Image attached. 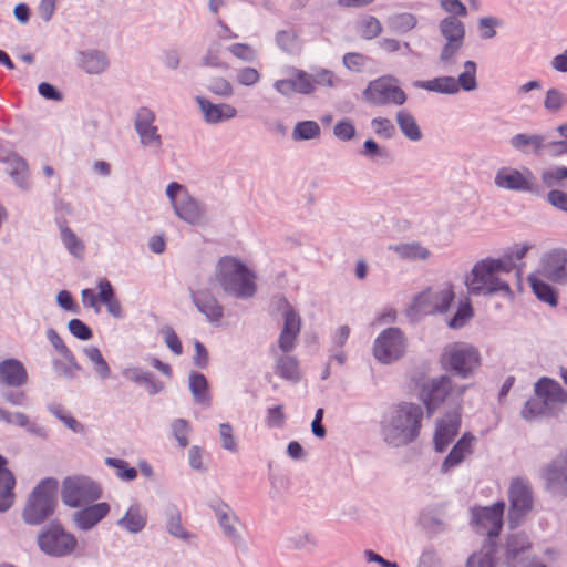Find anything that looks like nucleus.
Listing matches in <instances>:
<instances>
[{
  "mask_svg": "<svg viewBox=\"0 0 567 567\" xmlns=\"http://www.w3.org/2000/svg\"><path fill=\"white\" fill-rule=\"evenodd\" d=\"M566 93L559 91L556 87H550L546 91L544 107L549 113H558L563 106H565Z\"/></svg>",
  "mask_w": 567,
  "mask_h": 567,
  "instance_id": "nucleus-56",
  "label": "nucleus"
},
{
  "mask_svg": "<svg viewBox=\"0 0 567 567\" xmlns=\"http://www.w3.org/2000/svg\"><path fill=\"white\" fill-rule=\"evenodd\" d=\"M97 288L100 289V302L106 306L109 313L114 318H122L123 309L121 302L116 299L114 295V290L111 282L107 279L102 278L99 280Z\"/></svg>",
  "mask_w": 567,
  "mask_h": 567,
  "instance_id": "nucleus-40",
  "label": "nucleus"
},
{
  "mask_svg": "<svg viewBox=\"0 0 567 567\" xmlns=\"http://www.w3.org/2000/svg\"><path fill=\"white\" fill-rule=\"evenodd\" d=\"M227 51L245 63H251L258 56L257 50L248 43H234L227 48Z\"/></svg>",
  "mask_w": 567,
  "mask_h": 567,
  "instance_id": "nucleus-57",
  "label": "nucleus"
},
{
  "mask_svg": "<svg viewBox=\"0 0 567 567\" xmlns=\"http://www.w3.org/2000/svg\"><path fill=\"white\" fill-rule=\"evenodd\" d=\"M494 185L504 190L533 193L536 190L534 174L528 168L518 169L512 166L498 168L494 176Z\"/></svg>",
  "mask_w": 567,
  "mask_h": 567,
  "instance_id": "nucleus-17",
  "label": "nucleus"
},
{
  "mask_svg": "<svg viewBox=\"0 0 567 567\" xmlns=\"http://www.w3.org/2000/svg\"><path fill=\"white\" fill-rule=\"evenodd\" d=\"M463 45L462 43L444 42L439 54V63L443 69L451 70L456 65Z\"/></svg>",
  "mask_w": 567,
  "mask_h": 567,
  "instance_id": "nucleus-48",
  "label": "nucleus"
},
{
  "mask_svg": "<svg viewBox=\"0 0 567 567\" xmlns=\"http://www.w3.org/2000/svg\"><path fill=\"white\" fill-rule=\"evenodd\" d=\"M7 460L0 455V513L7 512L14 503L16 478L7 467Z\"/></svg>",
  "mask_w": 567,
  "mask_h": 567,
  "instance_id": "nucleus-31",
  "label": "nucleus"
},
{
  "mask_svg": "<svg viewBox=\"0 0 567 567\" xmlns=\"http://www.w3.org/2000/svg\"><path fill=\"white\" fill-rule=\"evenodd\" d=\"M504 502H497L491 507H477L473 509V522L477 533L489 538L498 536L503 526Z\"/></svg>",
  "mask_w": 567,
  "mask_h": 567,
  "instance_id": "nucleus-19",
  "label": "nucleus"
},
{
  "mask_svg": "<svg viewBox=\"0 0 567 567\" xmlns=\"http://www.w3.org/2000/svg\"><path fill=\"white\" fill-rule=\"evenodd\" d=\"M189 291L193 303L209 322H218L223 318L224 308L209 289L190 288Z\"/></svg>",
  "mask_w": 567,
  "mask_h": 567,
  "instance_id": "nucleus-23",
  "label": "nucleus"
},
{
  "mask_svg": "<svg viewBox=\"0 0 567 567\" xmlns=\"http://www.w3.org/2000/svg\"><path fill=\"white\" fill-rule=\"evenodd\" d=\"M101 497V486L87 476H70L62 482L61 498L69 507L80 508Z\"/></svg>",
  "mask_w": 567,
  "mask_h": 567,
  "instance_id": "nucleus-11",
  "label": "nucleus"
},
{
  "mask_svg": "<svg viewBox=\"0 0 567 567\" xmlns=\"http://www.w3.org/2000/svg\"><path fill=\"white\" fill-rule=\"evenodd\" d=\"M396 123L402 134L412 142H419L423 137V133L415 117L406 110L402 109L396 113Z\"/></svg>",
  "mask_w": 567,
  "mask_h": 567,
  "instance_id": "nucleus-42",
  "label": "nucleus"
},
{
  "mask_svg": "<svg viewBox=\"0 0 567 567\" xmlns=\"http://www.w3.org/2000/svg\"><path fill=\"white\" fill-rule=\"evenodd\" d=\"M439 31L444 42L464 44L466 30L463 21L455 17H445L439 23Z\"/></svg>",
  "mask_w": 567,
  "mask_h": 567,
  "instance_id": "nucleus-38",
  "label": "nucleus"
},
{
  "mask_svg": "<svg viewBox=\"0 0 567 567\" xmlns=\"http://www.w3.org/2000/svg\"><path fill=\"white\" fill-rule=\"evenodd\" d=\"M83 353L93 364L94 371L100 379L106 380L110 378V365L103 358L99 348L93 346L85 347L83 348Z\"/></svg>",
  "mask_w": 567,
  "mask_h": 567,
  "instance_id": "nucleus-46",
  "label": "nucleus"
},
{
  "mask_svg": "<svg viewBox=\"0 0 567 567\" xmlns=\"http://www.w3.org/2000/svg\"><path fill=\"white\" fill-rule=\"evenodd\" d=\"M567 179V167L566 166H556L553 168H548L543 171L542 173V182L548 187H555L560 185L563 181Z\"/></svg>",
  "mask_w": 567,
  "mask_h": 567,
  "instance_id": "nucleus-60",
  "label": "nucleus"
},
{
  "mask_svg": "<svg viewBox=\"0 0 567 567\" xmlns=\"http://www.w3.org/2000/svg\"><path fill=\"white\" fill-rule=\"evenodd\" d=\"M216 518L224 532V534L233 539H239V533L237 529L238 518L230 506L223 501H215L210 504Z\"/></svg>",
  "mask_w": 567,
  "mask_h": 567,
  "instance_id": "nucleus-30",
  "label": "nucleus"
},
{
  "mask_svg": "<svg viewBox=\"0 0 567 567\" xmlns=\"http://www.w3.org/2000/svg\"><path fill=\"white\" fill-rule=\"evenodd\" d=\"M105 463L116 471V476L122 481L130 482L137 477V471L134 467H130L128 463L124 460L107 457Z\"/></svg>",
  "mask_w": 567,
  "mask_h": 567,
  "instance_id": "nucleus-55",
  "label": "nucleus"
},
{
  "mask_svg": "<svg viewBox=\"0 0 567 567\" xmlns=\"http://www.w3.org/2000/svg\"><path fill=\"white\" fill-rule=\"evenodd\" d=\"M189 390L197 404L210 405L212 396L208 390V381L204 374L194 372L189 375Z\"/></svg>",
  "mask_w": 567,
  "mask_h": 567,
  "instance_id": "nucleus-43",
  "label": "nucleus"
},
{
  "mask_svg": "<svg viewBox=\"0 0 567 567\" xmlns=\"http://www.w3.org/2000/svg\"><path fill=\"white\" fill-rule=\"evenodd\" d=\"M196 102L207 124H219L237 116V110L230 104H215L202 96H197Z\"/></svg>",
  "mask_w": 567,
  "mask_h": 567,
  "instance_id": "nucleus-24",
  "label": "nucleus"
},
{
  "mask_svg": "<svg viewBox=\"0 0 567 567\" xmlns=\"http://www.w3.org/2000/svg\"><path fill=\"white\" fill-rule=\"evenodd\" d=\"M466 567H495V547L492 542L473 553L466 560Z\"/></svg>",
  "mask_w": 567,
  "mask_h": 567,
  "instance_id": "nucleus-45",
  "label": "nucleus"
},
{
  "mask_svg": "<svg viewBox=\"0 0 567 567\" xmlns=\"http://www.w3.org/2000/svg\"><path fill=\"white\" fill-rule=\"evenodd\" d=\"M364 100L375 106L403 105L406 94L401 89L399 80L393 75H383L370 81L363 91Z\"/></svg>",
  "mask_w": 567,
  "mask_h": 567,
  "instance_id": "nucleus-14",
  "label": "nucleus"
},
{
  "mask_svg": "<svg viewBox=\"0 0 567 567\" xmlns=\"http://www.w3.org/2000/svg\"><path fill=\"white\" fill-rule=\"evenodd\" d=\"M166 530L167 533L184 542H192L195 539V535L189 533L182 524L181 512L175 507L171 506L166 509Z\"/></svg>",
  "mask_w": 567,
  "mask_h": 567,
  "instance_id": "nucleus-39",
  "label": "nucleus"
},
{
  "mask_svg": "<svg viewBox=\"0 0 567 567\" xmlns=\"http://www.w3.org/2000/svg\"><path fill=\"white\" fill-rule=\"evenodd\" d=\"M391 29L398 33H406L417 24V18L409 12L394 14L389 19Z\"/></svg>",
  "mask_w": 567,
  "mask_h": 567,
  "instance_id": "nucleus-52",
  "label": "nucleus"
},
{
  "mask_svg": "<svg viewBox=\"0 0 567 567\" xmlns=\"http://www.w3.org/2000/svg\"><path fill=\"white\" fill-rule=\"evenodd\" d=\"M49 411L63 424L69 427L74 433H83L85 431V427L82 423H80L75 417L71 415L62 405L60 404H50Z\"/></svg>",
  "mask_w": 567,
  "mask_h": 567,
  "instance_id": "nucleus-50",
  "label": "nucleus"
},
{
  "mask_svg": "<svg viewBox=\"0 0 567 567\" xmlns=\"http://www.w3.org/2000/svg\"><path fill=\"white\" fill-rule=\"evenodd\" d=\"M389 249L395 252L402 260L408 261H426L432 256V251L419 241L391 245Z\"/></svg>",
  "mask_w": 567,
  "mask_h": 567,
  "instance_id": "nucleus-34",
  "label": "nucleus"
},
{
  "mask_svg": "<svg viewBox=\"0 0 567 567\" xmlns=\"http://www.w3.org/2000/svg\"><path fill=\"white\" fill-rule=\"evenodd\" d=\"M202 64L207 68L228 70L229 64L224 59L223 45L214 41L209 44L206 52L202 56Z\"/></svg>",
  "mask_w": 567,
  "mask_h": 567,
  "instance_id": "nucleus-44",
  "label": "nucleus"
},
{
  "mask_svg": "<svg viewBox=\"0 0 567 567\" xmlns=\"http://www.w3.org/2000/svg\"><path fill=\"white\" fill-rule=\"evenodd\" d=\"M530 544L525 535H513L507 539L505 549V563L508 567H534L533 565L542 563L528 560ZM544 567H546L543 564Z\"/></svg>",
  "mask_w": 567,
  "mask_h": 567,
  "instance_id": "nucleus-20",
  "label": "nucleus"
},
{
  "mask_svg": "<svg viewBox=\"0 0 567 567\" xmlns=\"http://www.w3.org/2000/svg\"><path fill=\"white\" fill-rule=\"evenodd\" d=\"M28 372L18 359H6L0 362V384L10 388H21L28 383Z\"/></svg>",
  "mask_w": 567,
  "mask_h": 567,
  "instance_id": "nucleus-26",
  "label": "nucleus"
},
{
  "mask_svg": "<svg viewBox=\"0 0 567 567\" xmlns=\"http://www.w3.org/2000/svg\"><path fill=\"white\" fill-rule=\"evenodd\" d=\"M60 239L66 251L76 259L82 260L85 255L84 241L69 227L66 220H58Z\"/></svg>",
  "mask_w": 567,
  "mask_h": 567,
  "instance_id": "nucleus-36",
  "label": "nucleus"
},
{
  "mask_svg": "<svg viewBox=\"0 0 567 567\" xmlns=\"http://www.w3.org/2000/svg\"><path fill=\"white\" fill-rule=\"evenodd\" d=\"M421 405L402 402L384 413L380 422L382 441L392 447L405 446L415 441L421 431L423 420Z\"/></svg>",
  "mask_w": 567,
  "mask_h": 567,
  "instance_id": "nucleus-2",
  "label": "nucleus"
},
{
  "mask_svg": "<svg viewBox=\"0 0 567 567\" xmlns=\"http://www.w3.org/2000/svg\"><path fill=\"white\" fill-rule=\"evenodd\" d=\"M0 421L4 422L6 424H9V425H16V426L22 427L28 433H30L39 439H42V440L48 439V435H49L48 429L35 423V422H32L30 420L29 415H27L23 412H20V411L12 412V411H9V410L0 406Z\"/></svg>",
  "mask_w": 567,
  "mask_h": 567,
  "instance_id": "nucleus-27",
  "label": "nucleus"
},
{
  "mask_svg": "<svg viewBox=\"0 0 567 567\" xmlns=\"http://www.w3.org/2000/svg\"><path fill=\"white\" fill-rule=\"evenodd\" d=\"M290 547L299 550H313L318 546V538L309 530L295 532L288 537Z\"/></svg>",
  "mask_w": 567,
  "mask_h": 567,
  "instance_id": "nucleus-47",
  "label": "nucleus"
},
{
  "mask_svg": "<svg viewBox=\"0 0 567 567\" xmlns=\"http://www.w3.org/2000/svg\"><path fill=\"white\" fill-rule=\"evenodd\" d=\"M502 27V21L495 17H482L477 21V29L482 40H489L496 35V29Z\"/></svg>",
  "mask_w": 567,
  "mask_h": 567,
  "instance_id": "nucleus-59",
  "label": "nucleus"
},
{
  "mask_svg": "<svg viewBox=\"0 0 567 567\" xmlns=\"http://www.w3.org/2000/svg\"><path fill=\"white\" fill-rule=\"evenodd\" d=\"M473 317V308L468 301L460 305L455 315L449 321V327L452 329H458L465 326V323Z\"/></svg>",
  "mask_w": 567,
  "mask_h": 567,
  "instance_id": "nucleus-63",
  "label": "nucleus"
},
{
  "mask_svg": "<svg viewBox=\"0 0 567 567\" xmlns=\"http://www.w3.org/2000/svg\"><path fill=\"white\" fill-rule=\"evenodd\" d=\"M6 172L12 178L14 184L22 190L31 188L30 172L27 162L19 156H10L7 159Z\"/></svg>",
  "mask_w": 567,
  "mask_h": 567,
  "instance_id": "nucleus-35",
  "label": "nucleus"
},
{
  "mask_svg": "<svg viewBox=\"0 0 567 567\" xmlns=\"http://www.w3.org/2000/svg\"><path fill=\"white\" fill-rule=\"evenodd\" d=\"M455 299L454 285L444 281L430 286L416 293L406 309L412 320H420L425 316L445 313Z\"/></svg>",
  "mask_w": 567,
  "mask_h": 567,
  "instance_id": "nucleus-6",
  "label": "nucleus"
},
{
  "mask_svg": "<svg viewBox=\"0 0 567 567\" xmlns=\"http://www.w3.org/2000/svg\"><path fill=\"white\" fill-rule=\"evenodd\" d=\"M282 317L284 327L278 339V348L284 353H289L296 347V341L301 329V319L288 302H285ZM275 371L282 379L291 382H298L301 378L299 362L293 355H279L276 360Z\"/></svg>",
  "mask_w": 567,
  "mask_h": 567,
  "instance_id": "nucleus-4",
  "label": "nucleus"
},
{
  "mask_svg": "<svg viewBox=\"0 0 567 567\" xmlns=\"http://www.w3.org/2000/svg\"><path fill=\"white\" fill-rule=\"evenodd\" d=\"M165 194L179 219L192 226H205L208 223L207 206L194 197L186 186L172 182L167 185Z\"/></svg>",
  "mask_w": 567,
  "mask_h": 567,
  "instance_id": "nucleus-8",
  "label": "nucleus"
},
{
  "mask_svg": "<svg viewBox=\"0 0 567 567\" xmlns=\"http://www.w3.org/2000/svg\"><path fill=\"white\" fill-rule=\"evenodd\" d=\"M382 32V24L375 17H367L360 23V34L365 40H372Z\"/></svg>",
  "mask_w": 567,
  "mask_h": 567,
  "instance_id": "nucleus-62",
  "label": "nucleus"
},
{
  "mask_svg": "<svg viewBox=\"0 0 567 567\" xmlns=\"http://www.w3.org/2000/svg\"><path fill=\"white\" fill-rule=\"evenodd\" d=\"M361 155L373 163H381L389 158V151L380 146L374 140L369 138L363 143Z\"/></svg>",
  "mask_w": 567,
  "mask_h": 567,
  "instance_id": "nucleus-54",
  "label": "nucleus"
},
{
  "mask_svg": "<svg viewBox=\"0 0 567 567\" xmlns=\"http://www.w3.org/2000/svg\"><path fill=\"white\" fill-rule=\"evenodd\" d=\"M567 402V392L561 385L548 378H542L535 385V396L529 399L523 410L525 420H533L544 415H554L557 405Z\"/></svg>",
  "mask_w": 567,
  "mask_h": 567,
  "instance_id": "nucleus-7",
  "label": "nucleus"
},
{
  "mask_svg": "<svg viewBox=\"0 0 567 567\" xmlns=\"http://www.w3.org/2000/svg\"><path fill=\"white\" fill-rule=\"evenodd\" d=\"M311 75L315 89L317 86L336 87L340 83V79L328 69H317Z\"/></svg>",
  "mask_w": 567,
  "mask_h": 567,
  "instance_id": "nucleus-61",
  "label": "nucleus"
},
{
  "mask_svg": "<svg viewBox=\"0 0 567 567\" xmlns=\"http://www.w3.org/2000/svg\"><path fill=\"white\" fill-rule=\"evenodd\" d=\"M543 277L561 282L567 279V251L554 250L542 259L540 269L537 271Z\"/></svg>",
  "mask_w": 567,
  "mask_h": 567,
  "instance_id": "nucleus-22",
  "label": "nucleus"
},
{
  "mask_svg": "<svg viewBox=\"0 0 567 567\" xmlns=\"http://www.w3.org/2000/svg\"><path fill=\"white\" fill-rule=\"evenodd\" d=\"M542 275L538 272L530 274L528 281L535 296L543 302L555 307L558 302L556 290L542 279Z\"/></svg>",
  "mask_w": 567,
  "mask_h": 567,
  "instance_id": "nucleus-41",
  "label": "nucleus"
},
{
  "mask_svg": "<svg viewBox=\"0 0 567 567\" xmlns=\"http://www.w3.org/2000/svg\"><path fill=\"white\" fill-rule=\"evenodd\" d=\"M291 76L297 93L307 95L315 92L313 79L311 73H308L299 69H293L291 72Z\"/></svg>",
  "mask_w": 567,
  "mask_h": 567,
  "instance_id": "nucleus-53",
  "label": "nucleus"
},
{
  "mask_svg": "<svg viewBox=\"0 0 567 567\" xmlns=\"http://www.w3.org/2000/svg\"><path fill=\"white\" fill-rule=\"evenodd\" d=\"M461 425V417L457 412L445 414L437 423L434 434L435 449L443 452L457 435Z\"/></svg>",
  "mask_w": 567,
  "mask_h": 567,
  "instance_id": "nucleus-25",
  "label": "nucleus"
},
{
  "mask_svg": "<svg viewBox=\"0 0 567 567\" xmlns=\"http://www.w3.org/2000/svg\"><path fill=\"white\" fill-rule=\"evenodd\" d=\"M58 480L48 477L29 494L21 517L27 525L39 526L50 518L58 506Z\"/></svg>",
  "mask_w": 567,
  "mask_h": 567,
  "instance_id": "nucleus-5",
  "label": "nucleus"
},
{
  "mask_svg": "<svg viewBox=\"0 0 567 567\" xmlns=\"http://www.w3.org/2000/svg\"><path fill=\"white\" fill-rule=\"evenodd\" d=\"M76 64L87 74H101L109 69L110 61L105 52L91 49L76 54Z\"/></svg>",
  "mask_w": 567,
  "mask_h": 567,
  "instance_id": "nucleus-29",
  "label": "nucleus"
},
{
  "mask_svg": "<svg viewBox=\"0 0 567 567\" xmlns=\"http://www.w3.org/2000/svg\"><path fill=\"white\" fill-rule=\"evenodd\" d=\"M480 352L476 348L467 343H452L444 348L441 358L445 370L454 372L456 375L466 379L480 367Z\"/></svg>",
  "mask_w": 567,
  "mask_h": 567,
  "instance_id": "nucleus-10",
  "label": "nucleus"
},
{
  "mask_svg": "<svg viewBox=\"0 0 567 567\" xmlns=\"http://www.w3.org/2000/svg\"><path fill=\"white\" fill-rule=\"evenodd\" d=\"M82 507L73 513L72 522L76 528L84 532L94 528L111 511V506L105 502L91 503Z\"/></svg>",
  "mask_w": 567,
  "mask_h": 567,
  "instance_id": "nucleus-21",
  "label": "nucleus"
},
{
  "mask_svg": "<svg viewBox=\"0 0 567 567\" xmlns=\"http://www.w3.org/2000/svg\"><path fill=\"white\" fill-rule=\"evenodd\" d=\"M509 144L522 154L543 155L545 152V135L518 133L511 137Z\"/></svg>",
  "mask_w": 567,
  "mask_h": 567,
  "instance_id": "nucleus-32",
  "label": "nucleus"
},
{
  "mask_svg": "<svg viewBox=\"0 0 567 567\" xmlns=\"http://www.w3.org/2000/svg\"><path fill=\"white\" fill-rule=\"evenodd\" d=\"M508 520L512 528L517 527L533 508V492L528 482L522 478L513 480L508 491Z\"/></svg>",
  "mask_w": 567,
  "mask_h": 567,
  "instance_id": "nucleus-16",
  "label": "nucleus"
},
{
  "mask_svg": "<svg viewBox=\"0 0 567 567\" xmlns=\"http://www.w3.org/2000/svg\"><path fill=\"white\" fill-rule=\"evenodd\" d=\"M414 86L441 94H456L461 90L465 92L475 91L478 87L477 64L473 60L463 63V71L457 78L444 75L432 80L416 81Z\"/></svg>",
  "mask_w": 567,
  "mask_h": 567,
  "instance_id": "nucleus-9",
  "label": "nucleus"
},
{
  "mask_svg": "<svg viewBox=\"0 0 567 567\" xmlns=\"http://www.w3.org/2000/svg\"><path fill=\"white\" fill-rule=\"evenodd\" d=\"M155 121L156 115L148 107H140L135 113L134 128L143 147L159 150L163 145Z\"/></svg>",
  "mask_w": 567,
  "mask_h": 567,
  "instance_id": "nucleus-18",
  "label": "nucleus"
},
{
  "mask_svg": "<svg viewBox=\"0 0 567 567\" xmlns=\"http://www.w3.org/2000/svg\"><path fill=\"white\" fill-rule=\"evenodd\" d=\"M544 477L554 493L567 495V456L554 460L544 471Z\"/></svg>",
  "mask_w": 567,
  "mask_h": 567,
  "instance_id": "nucleus-28",
  "label": "nucleus"
},
{
  "mask_svg": "<svg viewBox=\"0 0 567 567\" xmlns=\"http://www.w3.org/2000/svg\"><path fill=\"white\" fill-rule=\"evenodd\" d=\"M257 275L244 261L233 256L221 257L216 264L210 285L236 299H249L257 291Z\"/></svg>",
  "mask_w": 567,
  "mask_h": 567,
  "instance_id": "nucleus-3",
  "label": "nucleus"
},
{
  "mask_svg": "<svg viewBox=\"0 0 567 567\" xmlns=\"http://www.w3.org/2000/svg\"><path fill=\"white\" fill-rule=\"evenodd\" d=\"M321 134L319 124L315 121L298 122L292 131V138L295 141H307L318 138Z\"/></svg>",
  "mask_w": 567,
  "mask_h": 567,
  "instance_id": "nucleus-49",
  "label": "nucleus"
},
{
  "mask_svg": "<svg viewBox=\"0 0 567 567\" xmlns=\"http://www.w3.org/2000/svg\"><path fill=\"white\" fill-rule=\"evenodd\" d=\"M515 268L511 256L481 259L465 277L467 291L474 296L498 295L512 298L513 291L507 277Z\"/></svg>",
  "mask_w": 567,
  "mask_h": 567,
  "instance_id": "nucleus-1",
  "label": "nucleus"
},
{
  "mask_svg": "<svg viewBox=\"0 0 567 567\" xmlns=\"http://www.w3.org/2000/svg\"><path fill=\"white\" fill-rule=\"evenodd\" d=\"M464 385L455 384L449 375L426 380L420 390V399L431 415L445 400L460 399L465 391Z\"/></svg>",
  "mask_w": 567,
  "mask_h": 567,
  "instance_id": "nucleus-13",
  "label": "nucleus"
},
{
  "mask_svg": "<svg viewBox=\"0 0 567 567\" xmlns=\"http://www.w3.org/2000/svg\"><path fill=\"white\" fill-rule=\"evenodd\" d=\"M147 524V513L140 504H132L124 516L117 520V525L128 533L137 534Z\"/></svg>",
  "mask_w": 567,
  "mask_h": 567,
  "instance_id": "nucleus-37",
  "label": "nucleus"
},
{
  "mask_svg": "<svg viewBox=\"0 0 567 567\" xmlns=\"http://www.w3.org/2000/svg\"><path fill=\"white\" fill-rule=\"evenodd\" d=\"M474 442L475 437L470 433H465L445 457L444 462L442 463V471L449 472L450 470L460 465L466 456L473 453Z\"/></svg>",
  "mask_w": 567,
  "mask_h": 567,
  "instance_id": "nucleus-33",
  "label": "nucleus"
},
{
  "mask_svg": "<svg viewBox=\"0 0 567 567\" xmlns=\"http://www.w3.org/2000/svg\"><path fill=\"white\" fill-rule=\"evenodd\" d=\"M47 338L52 344V347L55 349V351L62 355V358L69 362H71L73 365H75V357L71 352V350L65 346L62 338L59 336V333L53 329L49 328L47 330Z\"/></svg>",
  "mask_w": 567,
  "mask_h": 567,
  "instance_id": "nucleus-58",
  "label": "nucleus"
},
{
  "mask_svg": "<svg viewBox=\"0 0 567 567\" xmlns=\"http://www.w3.org/2000/svg\"><path fill=\"white\" fill-rule=\"evenodd\" d=\"M417 567H443L439 551L433 546H426L421 553Z\"/></svg>",
  "mask_w": 567,
  "mask_h": 567,
  "instance_id": "nucleus-64",
  "label": "nucleus"
},
{
  "mask_svg": "<svg viewBox=\"0 0 567 567\" xmlns=\"http://www.w3.org/2000/svg\"><path fill=\"white\" fill-rule=\"evenodd\" d=\"M405 349L403 332L399 328H388L377 337L373 355L380 363L391 364L404 355Z\"/></svg>",
  "mask_w": 567,
  "mask_h": 567,
  "instance_id": "nucleus-15",
  "label": "nucleus"
},
{
  "mask_svg": "<svg viewBox=\"0 0 567 567\" xmlns=\"http://www.w3.org/2000/svg\"><path fill=\"white\" fill-rule=\"evenodd\" d=\"M37 544L40 550L48 556L65 557L74 551L78 540L60 523L52 522L38 534Z\"/></svg>",
  "mask_w": 567,
  "mask_h": 567,
  "instance_id": "nucleus-12",
  "label": "nucleus"
},
{
  "mask_svg": "<svg viewBox=\"0 0 567 567\" xmlns=\"http://www.w3.org/2000/svg\"><path fill=\"white\" fill-rule=\"evenodd\" d=\"M277 44L286 52L295 54L300 52L301 44L295 30H281L276 35Z\"/></svg>",
  "mask_w": 567,
  "mask_h": 567,
  "instance_id": "nucleus-51",
  "label": "nucleus"
}]
</instances>
